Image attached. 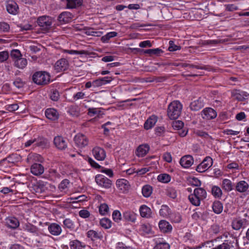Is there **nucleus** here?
Returning a JSON list of instances; mask_svg holds the SVG:
<instances>
[{
	"label": "nucleus",
	"instance_id": "423d86ee",
	"mask_svg": "<svg viewBox=\"0 0 249 249\" xmlns=\"http://www.w3.org/2000/svg\"><path fill=\"white\" fill-rule=\"evenodd\" d=\"M76 145L79 148H83L88 145L89 141L87 137L81 133L77 134L74 138Z\"/></svg>",
	"mask_w": 249,
	"mask_h": 249
},
{
	"label": "nucleus",
	"instance_id": "0eeeda50",
	"mask_svg": "<svg viewBox=\"0 0 249 249\" xmlns=\"http://www.w3.org/2000/svg\"><path fill=\"white\" fill-rule=\"evenodd\" d=\"M53 143L55 146L59 150H64L67 147V142L66 140L61 136H55L53 139Z\"/></svg>",
	"mask_w": 249,
	"mask_h": 249
},
{
	"label": "nucleus",
	"instance_id": "3c124183",
	"mask_svg": "<svg viewBox=\"0 0 249 249\" xmlns=\"http://www.w3.org/2000/svg\"><path fill=\"white\" fill-rule=\"evenodd\" d=\"M139 172H140V170L139 169H136L135 168H130L126 171V174L128 175H131L135 174L134 177L136 178H139V176L138 173Z\"/></svg>",
	"mask_w": 249,
	"mask_h": 249
},
{
	"label": "nucleus",
	"instance_id": "39448f33",
	"mask_svg": "<svg viewBox=\"0 0 249 249\" xmlns=\"http://www.w3.org/2000/svg\"><path fill=\"white\" fill-rule=\"evenodd\" d=\"M213 162V160L210 157H206L196 167V170L199 173L204 172L212 166Z\"/></svg>",
	"mask_w": 249,
	"mask_h": 249
},
{
	"label": "nucleus",
	"instance_id": "f8f14e48",
	"mask_svg": "<svg viewBox=\"0 0 249 249\" xmlns=\"http://www.w3.org/2000/svg\"><path fill=\"white\" fill-rule=\"evenodd\" d=\"M50 233L54 236L59 235L62 232L61 227L58 224L51 223L48 227Z\"/></svg>",
	"mask_w": 249,
	"mask_h": 249
},
{
	"label": "nucleus",
	"instance_id": "a19ab883",
	"mask_svg": "<svg viewBox=\"0 0 249 249\" xmlns=\"http://www.w3.org/2000/svg\"><path fill=\"white\" fill-rule=\"evenodd\" d=\"M171 177L166 174H160L158 176V180L163 183H167L170 181Z\"/></svg>",
	"mask_w": 249,
	"mask_h": 249
},
{
	"label": "nucleus",
	"instance_id": "bb28decb",
	"mask_svg": "<svg viewBox=\"0 0 249 249\" xmlns=\"http://www.w3.org/2000/svg\"><path fill=\"white\" fill-rule=\"evenodd\" d=\"M213 212L216 214H220L222 213L223 209L222 203L218 200L214 201L212 205Z\"/></svg>",
	"mask_w": 249,
	"mask_h": 249
},
{
	"label": "nucleus",
	"instance_id": "393cba45",
	"mask_svg": "<svg viewBox=\"0 0 249 249\" xmlns=\"http://www.w3.org/2000/svg\"><path fill=\"white\" fill-rule=\"evenodd\" d=\"M116 185L121 190H127L130 187L129 182L124 178L118 179L116 182Z\"/></svg>",
	"mask_w": 249,
	"mask_h": 249
},
{
	"label": "nucleus",
	"instance_id": "4c0bfd02",
	"mask_svg": "<svg viewBox=\"0 0 249 249\" xmlns=\"http://www.w3.org/2000/svg\"><path fill=\"white\" fill-rule=\"evenodd\" d=\"M171 211L169 208L166 205H162L160 210V214L163 217H167L170 214Z\"/></svg>",
	"mask_w": 249,
	"mask_h": 249
},
{
	"label": "nucleus",
	"instance_id": "2eb2a0df",
	"mask_svg": "<svg viewBox=\"0 0 249 249\" xmlns=\"http://www.w3.org/2000/svg\"><path fill=\"white\" fill-rule=\"evenodd\" d=\"M5 225L13 229L17 228L19 225L18 220L15 217H10L6 218Z\"/></svg>",
	"mask_w": 249,
	"mask_h": 249
},
{
	"label": "nucleus",
	"instance_id": "c03bdc74",
	"mask_svg": "<svg viewBox=\"0 0 249 249\" xmlns=\"http://www.w3.org/2000/svg\"><path fill=\"white\" fill-rule=\"evenodd\" d=\"M87 236L92 240L100 238V236L98 233L93 230H89L87 232Z\"/></svg>",
	"mask_w": 249,
	"mask_h": 249
},
{
	"label": "nucleus",
	"instance_id": "864d4df0",
	"mask_svg": "<svg viewBox=\"0 0 249 249\" xmlns=\"http://www.w3.org/2000/svg\"><path fill=\"white\" fill-rule=\"evenodd\" d=\"M225 10L229 12H233L239 9L238 6L234 4H228L224 5Z\"/></svg>",
	"mask_w": 249,
	"mask_h": 249
},
{
	"label": "nucleus",
	"instance_id": "052dcab7",
	"mask_svg": "<svg viewBox=\"0 0 249 249\" xmlns=\"http://www.w3.org/2000/svg\"><path fill=\"white\" fill-rule=\"evenodd\" d=\"M122 215L120 212L118 210H115L113 212L112 218L115 222H118L122 219Z\"/></svg>",
	"mask_w": 249,
	"mask_h": 249
},
{
	"label": "nucleus",
	"instance_id": "b1692460",
	"mask_svg": "<svg viewBox=\"0 0 249 249\" xmlns=\"http://www.w3.org/2000/svg\"><path fill=\"white\" fill-rule=\"evenodd\" d=\"M67 8L68 9L76 8L82 5L83 0H66Z\"/></svg>",
	"mask_w": 249,
	"mask_h": 249
},
{
	"label": "nucleus",
	"instance_id": "f257e3e1",
	"mask_svg": "<svg viewBox=\"0 0 249 249\" xmlns=\"http://www.w3.org/2000/svg\"><path fill=\"white\" fill-rule=\"evenodd\" d=\"M182 106L178 101H174L171 102L168 106L167 109V115L171 120L178 119L180 115Z\"/></svg>",
	"mask_w": 249,
	"mask_h": 249
},
{
	"label": "nucleus",
	"instance_id": "e2e57ef3",
	"mask_svg": "<svg viewBox=\"0 0 249 249\" xmlns=\"http://www.w3.org/2000/svg\"><path fill=\"white\" fill-rule=\"evenodd\" d=\"M141 230L145 233L148 234L151 232V227L149 224H144L141 225Z\"/></svg>",
	"mask_w": 249,
	"mask_h": 249
},
{
	"label": "nucleus",
	"instance_id": "58836bf2",
	"mask_svg": "<svg viewBox=\"0 0 249 249\" xmlns=\"http://www.w3.org/2000/svg\"><path fill=\"white\" fill-rule=\"evenodd\" d=\"M212 195L215 197H220L222 195V190L220 187L217 186H213L212 188Z\"/></svg>",
	"mask_w": 249,
	"mask_h": 249
},
{
	"label": "nucleus",
	"instance_id": "f704fd0d",
	"mask_svg": "<svg viewBox=\"0 0 249 249\" xmlns=\"http://www.w3.org/2000/svg\"><path fill=\"white\" fill-rule=\"evenodd\" d=\"M188 199L191 204L194 206H198L200 204L201 200L198 198L194 193L189 196Z\"/></svg>",
	"mask_w": 249,
	"mask_h": 249
},
{
	"label": "nucleus",
	"instance_id": "5fc2aeb1",
	"mask_svg": "<svg viewBox=\"0 0 249 249\" xmlns=\"http://www.w3.org/2000/svg\"><path fill=\"white\" fill-rule=\"evenodd\" d=\"M65 52L71 54H88V52L86 51H75V50H65Z\"/></svg>",
	"mask_w": 249,
	"mask_h": 249
},
{
	"label": "nucleus",
	"instance_id": "a878e982",
	"mask_svg": "<svg viewBox=\"0 0 249 249\" xmlns=\"http://www.w3.org/2000/svg\"><path fill=\"white\" fill-rule=\"evenodd\" d=\"M194 194L201 200L204 199L207 196V192L202 188L198 187L194 190Z\"/></svg>",
	"mask_w": 249,
	"mask_h": 249
},
{
	"label": "nucleus",
	"instance_id": "412c9836",
	"mask_svg": "<svg viewBox=\"0 0 249 249\" xmlns=\"http://www.w3.org/2000/svg\"><path fill=\"white\" fill-rule=\"evenodd\" d=\"M72 18V15L69 12H63L61 13L58 17V20L61 23H68Z\"/></svg>",
	"mask_w": 249,
	"mask_h": 249
},
{
	"label": "nucleus",
	"instance_id": "774afa93",
	"mask_svg": "<svg viewBox=\"0 0 249 249\" xmlns=\"http://www.w3.org/2000/svg\"><path fill=\"white\" fill-rule=\"evenodd\" d=\"M18 108V106L17 104L8 105L6 106V109L9 111L12 112L17 110Z\"/></svg>",
	"mask_w": 249,
	"mask_h": 249
},
{
	"label": "nucleus",
	"instance_id": "7c9ffc66",
	"mask_svg": "<svg viewBox=\"0 0 249 249\" xmlns=\"http://www.w3.org/2000/svg\"><path fill=\"white\" fill-rule=\"evenodd\" d=\"M222 187L225 191L230 192L233 189L234 186L230 179L226 178L222 181Z\"/></svg>",
	"mask_w": 249,
	"mask_h": 249
},
{
	"label": "nucleus",
	"instance_id": "6e6d98bb",
	"mask_svg": "<svg viewBox=\"0 0 249 249\" xmlns=\"http://www.w3.org/2000/svg\"><path fill=\"white\" fill-rule=\"evenodd\" d=\"M213 249H237L236 248L232 246H230L227 243H223L221 245L218 246L217 247L213 248Z\"/></svg>",
	"mask_w": 249,
	"mask_h": 249
},
{
	"label": "nucleus",
	"instance_id": "37998d69",
	"mask_svg": "<svg viewBox=\"0 0 249 249\" xmlns=\"http://www.w3.org/2000/svg\"><path fill=\"white\" fill-rule=\"evenodd\" d=\"M166 194L169 197L175 199L177 196V193L176 190L172 187L168 188L166 190Z\"/></svg>",
	"mask_w": 249,
	"mask_h": 249
},
{
	"label": "nucleus",
	"instance_id": "f3484780",
	"mask_svg": "<svg viewBox=\"0 0 249 249\" xmlns=\"http://www.w3.org/2000/svg\"><path fill=\"white\" fill-rule=\"evenodd\" d=\"M158 120V117L155 115H152L150 116L144 124V128L148 130L153 127Z\"/></svg>",
	"mask_w": 249,
	"mask_h": 249
},
{
	"label": "nucleus",
	"instance_id": "680f3d73",
	"mask_svg": "<svg viewBox=\"0 0 249 249\" xmlns=\"http://www.w3.org/2000/svg\"><path fill=\"white\" fill-rule=\"evenodd\" d=\"M150 147L148 144H141V156H145L149 151Z\"/></svg>",
	"mask_w": 249,
	"mask_h": 249
},
{
	"label": "nucleus",
	"instance_id": "8fccbe9b",
	"mask_svg": "<svg viewBox=\"0 0 249 249\" xmlns=\"http://www.w3.org/2000/svg\"><path fill=\"white\" fill-rule=\"evenodd\" d=\"M69 180L67 179H63L59 184L58 188L61 191H64L67 189L69 185Z\"/></svg>",
	"mask_w": 249,
	"mask_h": 249
},
{
	"label": "nucleus",
	"instance_id": "7ed1b4c3",
	"mask_svg": "<svg viewBox=\"0 0 249 249\" xmlns=\"http://www.w3.org/2000/svg\"><path fill=\"white\" fill-rule=\"evenodd\" d=\"M37 23L42 30L47 31L51 27L52 19L49 16H44L40 17L38 18Z\"/></svg>",
	"mask_w": 249,
	"mask_h": 249
},
{
	"label": "nucleus",
	"instance_id": "c85d7f7f",
	"mask_svg": "<svg viewBox=\"0 0 249 249\" xmlns=\"http://www.w3.org/2000/svg\"><path fill=\"white\" fill-rule=\"evenodd\" d=\"M70 247L71 249H83L86 246L78 240L70 241Z\"/></svg>",
	"mask_w": 249,
	"mask_h": 249
},
{
	"label": "nucleus",
	"instance_id": "dca6fc26",
	"mask_svg": "<svg viewBox=\"0 0 249 249\" xmlns=\"http://www.w3.org/2000/svg\"><path fill=\"white\" fill-rule=\"evenodd\" d=\"M31 172L35 176H39L44 171V167L40 163L33 164L30 168Z\"/></svg>",
	"mask_w": 249,
	"mask_h": 249
},
{
	"label": "nucleus",
	"instance_id": "473e14b6",
	"mask_svg": "<svg viewBox=\"0 0 249 249\" xmlns=\"http://www.w3.org/2000/svg\"><path fill=\"white\" fill-rule=\"evenodd\" d=\"M24 229L28 232L34 233L36 235H38V229L33 224L28 223L25 225Z\"/></svg>",
	"mask_w": 249,
	"mask_h": 249
},
{
	"label": "nucleus",
	"instance_id": "09e8293b",
	"mask_svg": "<svg viewBox=\"0 0 249 249\" xmlns=\"http://www.w3.org/2000/svg\"><path fill=\"white\" fill-rule=\"evenodd\" d=\"M184 125V123L181 121H175L172 123V127L175 130H179L181 129Z\"/></svg>",
	"mask_w": 249,
	"mask_h": 249
},
{
	"label": "nucleus",
	"instance_id": "ea45409f",
	"mask_svg": "<svg viewBox=\"0 0 249 249\" xmlns=\"http://www.w3.org/2000/svg\"><path fill=\"white\" fill-rule=\"evenodd\" d=\"M100 225L105 229H109L111 227V222L107 218H102L100 221Z\"/></svg>",
	"mask_w": 249,
	"mask_h": 249
},
{
	"label": "nucleus",
	"instance_id": "13d9d810",
	"mask_svg": "<svg viewBox=\"0 0 249 249\" xmlns=\"http://www.w3.org/2000/svg\"><path fill=\"white\" fill-rule=\"evenodd\" d=\"M169 245L167 243H160L157 244L153 249H169Z\"/></svg>",
	"mask_w": 249,
	"mask_h": 249
},
{
	"label": "nucleus",
	"instance_id": "49530a36",
	"mask_svg": "<svg viewBox=\"0 0 249 249\" xmlns=\"http://www.w3.org/2000/svg\"><path fill=\"white\" fill-rule=\"evenodd\" d=\"M10 56L15 61V60L21 57L22 55L19 50L15 49L11 51Z\"/></svg>",
	"mask_w": 249,
	"mask_h": 249
},
{
	"label": "nucleus",
	"instance_id": "c9c22d12",
	"mask_svg": "<svg viewBox=\"0 0 249 249\" xmlns=\"http://www.w3.org/2000/svg\"><path fill=\"white\" fill-rule=\"evenodd\" d=\"M63 223L65 228L69 229L71 231L73 230L74 229V223L70 218L65 219L63 221Z\"/></svg>",
	"mask_w": 249,
	"mask_h": 249
},
{
	"label": "nucleus",
	"instance_id": "bf43d9fd",
	"mask_svg": "<svg viewBox=\"0 0 249 249\" xmlns=\"http://www.w3.org/2000/svg\"><path fill=\"white\" fill-rule=\"evenodd\" d=\"M14 85L18 88L23 87L25 83L20 78H17L13 82Z\"/></svg>",
	"mask_w": 249,
	"mask_h": 249
},
{
	"label": "nucleus",
	"instance_id": "9d476101",
	"mask_svg": "<svg viewBox=\"0 0 249 249\" xmlns=\"http://www.w3.org/2000/svg\"><path fill=\"white\" fill-rule=\"evenodd\" d=\"M94 158L98 160H104L106 157L105 150L100 147H95L92 150Z\"/></svg>",
	"mask_w": 249,
	"mask_h": 249
},
{
	"label": "nucleus",
	"instance_id": "cd10ccee",
	"mask_svg": "<svg viewBox=\"0 0 249 249\" xmlns=\"http://www.w3.org/2000/svg\"><path fill=\"white\" fill-rule=\"evenodd\" d=\"M151 215L152 211L150 208L145 205L141 206V217L150 218Z\"/></svg>",
	"mask_w": 249,
	"mask_h": 249
},
{
	"label": "nucleus",
	"instance_id": "2f4dec72",
	"mask_svg": "<svg viewBox=\"0 0 249 249\" xmlns=\"http://www.w3.org/2000/svg\"><path fill=\"white\" fill-rule=\"evenodd\" d=\"M123 218L126 221L134 222L136 219V215L133 212L126 211L123 213Z\"/></svg>",
	"mask_w": 249,
	"mask_h": 249
},
{
	"label": "nucleus",
	"instance_id": "aec40b11",
	"mask_svg": "<svg viewBox=\"0 0 249 249\" xmlns=\"http://www.w3.org/2000/svg\"><path fill=\"white\" fill-rule=\"evenodd\" d=\"M247 221L245 219L236 218L232 222V227L235 230H239L244 228L246 225Z\"/></svg>",
	"mask_w": 249,
	"mask_h": 249
},
{
	"label": "nucleus",
	"instance_id": "c756f323",
	"mask_svg": "<svg viewBox=\"0 0 249 249\" xmlns=\"http://www.w3.org/2000/svg\"><path fill=\"white\" fill-rule=\"evenodd\" d=\"M15 66L19 69L24 68L27 64V60L22 57L14 61Z\"/></svg>",
	"mask_w": 249,
	"mask_h": 249
},
{
	"label": "nucleus",
	"instance_id": "6e6552de",
	"mask_svg": "<svg viewBox=\"0 0 249 249\" xmlns=\"http://www.w3.org/2000/svg\"><path fill=\"white\" fill-rule=\"evenodd\" d=\"M203 119L205 120H212L217 116V113L215 110L211 107H206L201 112Z\"/></svg>",
	"mask_w": 249,
	"mask_h": 249
},
{
	"label": "nucleus",
	"instance_id": "5701e85b",
	"mask_svg": "<svg viewBox=\"0 0 249 249\" xmlns=\"http://www.w3.org/2000/svg\"><path fill=\"white\" fill-rule=\"evenodd\" d=\"M159 227L163 232H168L172 231V227L169 223L165 220H162L159 222Z\"/></svg>",
	"mask_w": 249,
	"mask_h": 249
},
{
	"label": "nucleus",
	"instance_id": "de8ad7c7",
	"mask_svg": "<svg viewBox=\"0 0 249 249\" xmlns=\"http://www.w3.org/2000/svg\"><path fill=\"white\" fill-rule=\"evenodd\" d=\"M36 145L37 146H40L42 147H44L46 146L48 144V141L46 139L43 138H40L38 139L37 140H36Z\"/></svg>",
	"mask_w": 249,
	"mask_h": 249
},
{
	"label": "nucleus",
	"instance_id": "4d7b16f0",
	"mask_svg": "<svg viewBox=\"0 0 249 249\" xmlns=\"http://www.w3.org/2000/svg\"><path fill=\"white\" fill-rule=\"evenodd\" d=\"M169 43V46L168 47V50L170 52L178 50L181 48L180 46L175 45L173 41L170 40Z\"/></svg>",
	"mask_w": 249,
	"mask_h": 249
},
{
	"label": "nucleus",
	"instance_id": "0e129e2a",
	"mask_svg": "<svg viewBox=\"0 0 249 249\" xmlns=\"http://www.w3.org/2000/svg\"><path fill=\"white\" fill-rule=\"evenodd\" d=\"M9 25L4 22H0V32H8L9 30Z\"/></svg>",
	"mask_w": 249,
	"mask_h": 249
},
{
	"label": "nucleus",
	"instance_id": "6ab92c4d",
	"mask_svg": "<svg viewBox=\"0 0 249 249\" xmlns=\"http://www.w3.org/2000/svg\"><path fill=\"white\" fill-rule=\"evenodd\" d=\"M46 117L51 120L55 121L58 118L59 114L57 111L54 108H48L45 111Z\"/></svg>",
	"mask_w": 249,
	"mask_h": 249
},
{
	"label": "nucleus",
	"instance_id": "e433bc0d",
	"mask_svg": "<svg viewBox=\"0 0 249 249\" xmlns=\"http://www.w3.org/2000/svg\"><path fill=\"white\" fill-rule=\"evenodd\" d=\"M203 107L202 104L201 102L198 100H196L192 102L190 105V107L191 110L194 111H197L201 109Z\"/></svg>",
	"mask_w": 249,
	"mask_h": 249
},
{
	"label": "nucleus",
	"instance_id": "a211bd4d",
	"mask_svg": "<svg viewBox=\"0 0 249 249\" xmlns=\"http://www.w3.org/2000/svg\"><path fill=\"white\" fill-rule=\"evenodd\" d=\"M6 9L9 13L16 15L18 13V6L15 1H10L7 4Z\"/></svg>",
	"mask_w": 249,
	"mask_h": 249
},
{
	"label": "nucleus",
	"instance_id": "69168bd1",
	"mask_svg": "<svg viewBox=\"0 0 249 249\" xmlns=\"http://www.w3.org/2000/svg\"><path fill=\"white\" fill-rule=\"evenodd\" d=\"M9 57V53L7 51L0 52V62L5 61Z\"/></svg>",
	"mask_w": 249,
	"mask_h": 249
},
{
	"label": "nucleus",
	"instance_id": "f03ea898",
	"mask_svg": "<svg viewBox=\"0 0 249 249\" xmlns=\"http://www.w3.org/2000/svg\"><path fill=\"white\" fill-rule=\"evenodd\" d=\"M32 79L35 83L39 85H44L49 82L50 76L46 71H37L33 74Z\"/></svg>",
	"mask_w": 249,
	"mask_h": 249
},
{
	"label": "nucleus",
	"instance_id": "603ef678",
	"mask_svg": "<svg viewBox=\"0 0 249 249\" xmlns=\"http://www.w3.org/2000/svg\"><path fill=\"white\" fill-rule=\"evenodd\" d=\"M60 95L58 90L53 89L50 94V98L54 101H57L59 99Z\"/></svg>",
	"mask_w": 249,
	"mask_h": 249
},
{
	"label": "nucleus",
	"instance_id": "79ce46f5",
	"mask_svg": "<svg viewBox=\"0 0 249 249\" xmlns=\"http://www.w3.org/2000/svg\"><path fill=\"white\" fill-rule=\"evenodd\" d=\"M117 33L115 32H111L108 33L105 36L101 37V40L103 42H107L111 38L117 36Z\"/></svg>",
	"mask_w": 249,
	"mask_h": 249
},
{
	"label": "nucleus",
	"instance_id": "9b49d317",
	"mask_svg": "<svg viewBox=\"0 0 249 249\" xmlns=\"http://www.w3.org/2000/svg\"><path fill=\"white\" fill-rule=\"evenodd\" d=\"M231 96L239 101H242L246 99L249 96L247 92L235 89L232 91Z\"/></svg>",
	"mask_w": 249,
	"mask_h": 249
},
{
	"label": "nucleus",
	"instance_id": "72a5a7b5",
	"mask_svg": "<svg viewBox=\"0 0 249 249\" xmlns=\"http://www.w3.org/2000/svg\"><path fill=\"white\" fill-rule=\"evenodd\" d=\"M153 192L152 187L149 185H145L143 186L142 189V195L145 197H149Z\"/></svg>",
	"mask_w": 249,
	"mask_h": 249
},
{
	"label": "nucleus",
	"instance_id": "338daca9",
	"mask_svg": "<svg viewBox=\"0 0 249 249\" xmlns=\"http://www.w3.org/2000/svg\"><path fill=\"white\" fill-rule=\"evenodd\" d=\"M79 216L83 218H87L89 217L90 213L86 210H81L79 212Z\"/></svg>",
	"mask_w": 249,
	"mask_h": 249
},
{
	"label": "nucleus",
	"instance_id": "4be33fe9",
	"mask_svg": "<svg viewBox=\"0 0 249 249\" xmlns=\"http://www.w3.org/2000/svg\"><path fill=\"white\" fill-rule=\"evenodd\" d=\"M235 190L240 193L246 192L249 188L248 183L244 180L238 182L235 186Z\"/></svg>",
	"mask_w": 249,
	"mask_h": 249
},
{
	"label": "nucleus",
	"instance_id": "20e7f679",
	"mask_svg": "<svg viewBox=\"0 0 249 249\" xmlns=\"http://www.w3.org/2000/svg\"><path fill=\"white\" fill-rule=\"evenodd\" d=\"M96 183L101 187L108 189L111 187L112 181L102 175H97L95 176Z\"/></svg>",
	"mask_w": 249,
	"mask_h": 249
},
{
	"label": "nucleus",
	"instance_id": "ddd939ff",
	"mask_svg": "<svg viewBox=\"0 0 249 249\" xmlns=\"http://www.w3.org/2000/svg\"><path fill=\"white\" fill-rule=\"evenodd\" d=\"M180 165L184 168L190 167L194 162V159L192 156L188 155L182 157L180 160Z\"/></svg>",
	"mask_w": 249,
	"mask_h": 249
},
{
	"label": "nucleus",
	"instance_id": "4468645a",
	"mask_svg": "<svg viewBox=\"0 0 249 249\" xmlns=\"http://www.w3.org/2000/svg\"><path fill=\"white\" fill-rule=\"evenodd\" d=\"M163 53V51L160 48L141 49V54H147L149 56H160Z\"/></svg>",
	"mask_w": 249,
	"mask_h": 249
},
{
	"label": "nucleus",
	"instance_id": "a18cd8bd",
	"mask_svg": "<svg viewBox=\"0 0 249 249\" xmlns=\"http://www.w3.org/2000/svg\"><path fill=\"white\" fill-rule=\"evenodd\" d=\"M109 208L106 203L101 204L99 208V211L101 214L105 215L107 213Z\"/></svg>",
	"mask_w": 249,
	"mask_h": 249
},
{
	"label": "nucleus",
	"instance_id": "1a4fd4ad",
	"mask_svg": "<svg viewBox=\"0 0 249 249\" xmlns=\"http://www.w3.org/2000/svg\"><path fill=\"white\" fill-rule=\"evenodd\" d=\"M69 68V62L65 58H61L57 60L54 65V69L57 72L63 71Z\"/></svg>",
	"mask_w": 249,
	"mask_h": 249
}]
</instances>
